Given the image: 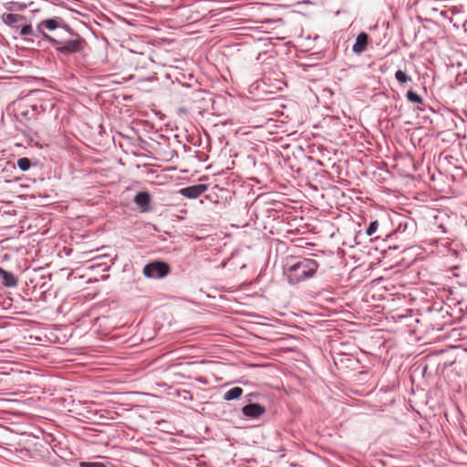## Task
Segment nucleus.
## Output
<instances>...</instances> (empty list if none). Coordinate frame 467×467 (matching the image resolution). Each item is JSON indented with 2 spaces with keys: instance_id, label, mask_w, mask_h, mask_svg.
<instances>
[{
  "instance_id": "11",
  "label": "nucleus",
  "mask_w": 467,
  "mask_h": 467,
  "mask_svg": "<svg viewBox=\"0 0 467 467\" xmlns=\"http://www.w3.org/2000/svg\"><path fill=\"white\" fill-rule=\"evenodd\" d=\"M26 20V17L19 14L5 13L2 15V21L14 28L18 27V24Z\"/></svg>"
},
{
  "instance_id": "4",
  "label": "nucleus",
  "mask_w": 467,
  "mask_h": 467,
  "mask_svg": "<svg viewBox=\"0 0 467 467\" xmlns=\"http://www.w3.org/2000/svg\"><path fill=\"white\" fill-rule=\"evenodd\" d=\"M37 110V106H33L29 99H24L18 102L17 108L16 109V116L17 118L21 117L28 120L35 119L37 117V113H36Z\"/></svg>"
},
{
  "instance_id": "14",
  "label": "nucleus",
  "mask_w": 467,
  "mask_h": 467,
  "mask_svg": "<svg viewBox=\"0 0 467 467\" xmlns=\"http://www.w3.org/2000/svg\"><path fill=\"white\" fill-rule=\"evenodd\" d=\"M243 392L244 390L242 388L234 387L223 394V400L226 401L237 400L242 396Z\"/></svg>"
},
{
  "instance_id": "2",
  "label": "nucleus",
  "mask_w": 467,
  "mask_h": 467,
  "mask_svg": "<svg viewBox=\"0 0 467 467\" xmlns=\"http://www.w3.org/2000/svg\"><path fill=\"white\" fill-rule=\"evenodd\" d=\"M318 267V262L313 258H290L284 267V275L287 282L295 285L313 277Z\"/></svg>"
},
{
  "instance_id": "1",
  "label": "nucleus",
  "mask_w": 467,
  "mask_h": 467,
  "mask_svg": "<svg viewBox=\"0 0 467 467\" xmlns=\"http://www.w3.org/2000/svg\"><path fill=\"white\" fill-rule=\"evenodd\" d=\"M58 56L68 57L84 51L88 43L78 32L65 26L53 36H45Z\"/></svg>"
},
{
  "instance_id": "22",
  "label": "nucleus",
  "mask_w": 467,
  "mask_h": 467,
  "mask_svg": "<svg viewBox=\"0 0 467 467\" xmlns=\"http://www.w3.org/2000/svg\"><path fill=\"white\" fill-rule=\"evenodd\" d=\"M464 26H465L464 30L467 33V24Z\"/></svg>"
},
{
  "instance_id": "3",
  "label": "nucleus",
  "mask_w": 467,
  "mask_h": 467,
  "mask_svg": "<svg viewBox=\"0 0 467 467\" xmlns=\"http://www.w3.org/2000/svg\"><path fill=\"white\" fill-rule=\"evenodd\" d=\"M171 272L170 265L163 261H153L148 263L142 270L143 275L150 279H161Z\"/></svg>"
},
{
  "instance_id": "17",
  "label": "nucleus",
  "mask_w": 467,
  "mask_h": 467,
  "mask_svg": "<svg viewBox=\"0 0 467 467\" xmlns=\"http://www.w3.org/2000/svg\"><path fill=\"white\" fill-rule=\"evenodd\" d=\"M395 78L400 84L407 83L411 80V78L406 74L405 71L399 69L395 72Z\"/></svg>"
},
{
  "instance_id": "21",
  "label": "nucleus",
  "mask_w": 467,
  "mask_h": 467,
  "mask_svg": "<svg viewBox=\"0 0 467 467\" xmlns=\"http://www.w3.org/2000/svg\"><path fill=\"white\" fill-rule=\"evenodd\" d=\"M79 467H107L103 462H80Z\"/></svg>"
},
{
  "instance_id": "19",
  "label": "nucleus",
  "mask_w": 467,
  "mask_h": 467,
  "mask_svg": "<svg viewBox=\"0 0 467 467\" xmlns=\"http://www.w3.org/2000/svg\"><path fill=\"white\" fill-rule=\"evenodd\" d=\"M46 29L44 27V26L41 25V22L38 23V25L36 26V29L35 31V35H34V37H40L41 39L47 41V38L45 37V36H49L47 33L45 32Z\"/></svg>"
},
{
  "instance_id": "6",
  "label": "nucleus",
  "mask_w": 467,
  "mask_h": 467,
  "mask_svg": "<svg viewBox=\"0 0 467 467\" xmlns=\"http://www.w3.org/2000/svg\"><path fill=\"white\" fill-rule=\"evenodd\" d=\"M265 412V408L259 403L250 402L242 408V414L249 419H258Z\"/></svg>"
},
{
  "instance_id": "12",
  "label": "nucleus",
  "mask_w": 467,
  "mask_h": 467,
  "mask_svg": "<svg viewBox=\"0 0 467 467\" xmlns=\"http://www.w3.org/2000/svg\"><path fill=\"white\" fill-rule=\"evenodd\" d=\"M0 277L2 279V284L6 287H16L18 284L17 278L12 272L5 270L1 267Z\"/></svg>"
},
{
  "instance_id": "20",
  "label": "nucleus",
  "mask_w": 467,
  "mask_h": 467,
  "mask_svg": "<svg viewBox=\"0 0 467 467\" xmlns=\"http://www.w3.org/2000/svg\"><path fill=\"white\" fill-rule=\"evenodd\" d=\"M379 228V222L377 220L372 221L367 227L366 234L368 236H372Z\"/></svg>"
},
{
  "instance_id": "7",
  "label": "nucleus",
  "mask_w": 467,
  "mask_h": 467,
  "mask_svg": "<svg viewBox=\"0 0 467 467\" xmlns=\"http://www.w3.org/2000/svg\"><path fill=\"white\" fill-rule=\"evenodd\" d=\"M41 94L44 97L39 98L36 102L32 103L33 106H37V108H38V110L36 111V113H37V116L39 114H41L42 112H46V111H49L50 112V111H52L53 109L56 106V104L53 101V99L48 98L49 97V93L48 92L41 91Z\"/></svg>"
},
{
  "instance_id": "15",
  "label": "nucleus",
  "mask_w": 467,
  "mask_h": 467,
  "mask_svg": "<svg viewBox=\"0 0 467 467\" xmlns=\"http://www.w3.org/2000/svg\"><path fill=\"white\" fill-rule=\"evenodd\" d=\"M20 36L26 41H34L35 31L31 25H24L20 29Z\"/></svg>"
},
{
  "instance_id": "16",
  "label": "nucleus",
  "mask_w": 467,
  "mask_h": 467,
  "mask_svg": "<svg viewBox=\"0 0 467 467\" xmlns=\"http://www.w3.org/2000/svg\"><path fill=\"white\" fill-rule=\"evenodd\" d=\"M406 98L411 103L422 104L423 102V99L411 89L407 91Z\"/></svg>"
},
{
  "instance_id": "5",
  "label": "nucleus",
  "mask_w": 467,
  "mask_h": 467,
  "mask_svg": "<svg viewBox=\"0 0 467 467\" xmlns=\"http://www.w3.org/2000/svg\"><path fill=\"white\" fill-rule=\"evenodd\" d=\"M208 190L206 184L199 183L180 189L179 193L188 199H196Z\"/></svg>"
},
{
  "instance_id": "10",
  "label": "nucleus",
  "mask_w": 467,
  "mask_h": 467,
  "mask_svg": "<svg viewBox=\"0 0 467 467\" xmlns=\"http://www.w3.org/2000/svg\"><path fill=\"white\" fill-rule=\"evenodd\" d=\"M134 202L141 208L142 212L150 210V195L148 192H139L134 197Z\"/></svg>"
},
{
  "instance_id": "18",
  "label": "nucleus",
  "mask_w": 467,
  "mask_h": 467,
  "mask_svg": "<svg viewBox=\"0 0 467 467\" xmlns=\"http://www.w3.org/2000/svg\"><path fill=\"white\" fill-rule=\"evenodd\" d=\"M17 167L21 171H26L29 170V168L31 167V161L26 157L19 158L17 160Z\"/></svg>"
},
{
  "instance_id": "8",
  "label": "nucleus",
  "mask_w": 467,
  "mask_h": 467,
  "mask_svg": "<svg viewBox=\"0 0 467 467\" xmlns=\"http://www.w3.org/2000/svg\"><path fill=\"white\" fill-rule=\"evenodd\" d=\"M41 25L44 26V27L48 31H59L63 30V27L65 26H67L63 22V19L60 17H52L44 19L41 21Z\"/></svg>"
},
{
  "instance_id": "13",
  "label": "nucleus",
  "mask_w": 467,
  "mask_h": 467,
  "mask_svg": "<svg viewBox=\"0 0 467 467\" xmlns=\"http://www.w3.org/2000/svg\"><path fill=\"white\" fill-rule=\"evenodd\" d=\"M414 226V223L411 219L408 217H403L398 223V226L395 230V234H405L409 229L412 230Z\"/></svg>"
},
{
  "instance_id": "9",
  "label": "nucleus",
  "mask_w": 467,
  "mask_h": 467,
  "mask_svg": "<svg viewBox=\"0 0 467 467\" xmlns=\"http://www.w3.org/2000/svg\"><path fill=\"white\" fill-rule=\"evenodd\" d=\"M368 43V36L365 32H361L358 35L356 41L352 47V51L356 54H361L367 48Z\"/></svg>"
}]
</instances>
